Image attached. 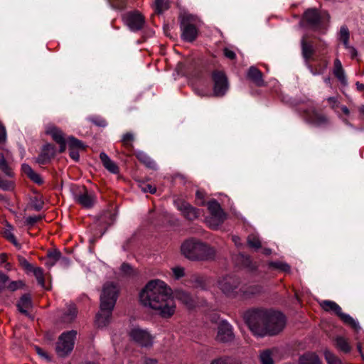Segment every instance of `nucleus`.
<instances>
[{
	"instance_id": "1",
	"label": "nucleus",
	"mask_w": 364,
	"mask_h": 364,
	"mask_svg": "<svg viewBox=\"0 0 364 364\" xmlns=\"http://www.w3.org/2000/svg\"><path fill=\"white\" fill-rule=\"evenodd\" d=\"M141 304L156 311L161 317L173 315L176 304L167 284L159 279L150 281L139 294Z\"/></svg>"
},
{
	"instance_id": "2",
	"label": "nucleus",
	"mask_w": 364,
	"mask_h": 364,
	"mask_svg": "<svg viewBox=\"0 0 364 364\" xmlns=\"http://www.w3.org/2000/svg\"><path fill=\"white\" fill-rule=\"evenodd\" d=\"M118 294L119 289L113 282L104 284L100 295V310L95 319L98 327L106 326L109 323Z\"/></svg>"
},
{
	"instance_id": "3",
	"label": "nucleus",
	"mask_w": 364,
	"mask_h": 364,
	"mask_svg": "<svg viewBox=\"0 0 364 364\" xmlns=\"http://www.w3.org/2000/svg\"><path fill=\"white\" fill-rule=\"evenodd\" d=\"M181 251L190 260H208L215 256L214 248L193 238L184 241L181 246Z\"/></svg>"
},
{
	"instance_id": "4",
	"label": "nucleus",
	"mask_w": 364,
	"mask_h": 364,
	"mask_svg": "<svg viewBox=\"0 0 364 364\" xmlns=\"http://www.w3.org/2000/svg\"><path fill=\"white\" fill-rule=\"evenodd\" d=\"M245 320L254 335L259 337L267 336V310L255 309L249 311L245 315Z\"/></svg>"
},
{
	"instance_id": "5",
	"label": "nucleus",
	"mask_w": 364,
	"mask_h": 364,
	"mask_svg": "<svg viewBox=\"0 0 364 364\" xmlns=\"http://www.w3.org/2000/svg\"><path fill=\"white\" fill-rule=\"evenodd\" d=\"M198 24L192 15H184L181 21V38L186 42H193L198 36Z\"/></svg>"
},
{
	"instance_id": "6",
	"label": "nucleus",
	"mask_w": 364,
	"mask_h": 364,
	"mask_svg": "<svg viewBox=\"0 0 364 364\" xmlns=\"http://www.w3.org/2000/svg\"><path fill=\"white\" fill-rule=\"evenodd\" d=\"M320 305L324 311L333 312L344 323L351 326L353 329L358 331L360 328L358 322L349 314L343 313L341 306L336 302L324 300L321 302Z\"/></svg>"
},
{
	"instance_id": "7",
	"label": "nucleus",
	"mask_w": 364,
	"mask_h": 364,
	"mask_svg": "<svg viewBox=\"0 0 364 364\" xmlns=\"http://www.w3.org/2000/svg\"><path fill=\"white\" fill-rule=\"evenodd\" d=\"M77 331L72 330L63 333L56 343V353L60 357H65L73 349Z\"/></svg>"
},
{
	"instance_id": "8",
	"label": "nucleus",
	"mask_w": 364,
	"mask_h": 364,
	"mask_svg": "<svg viewBox=\"0 0 364 364\" xmlns=\"http://www.w3.org/2000/svg\"><path fill=\"white\" fill-rule=\"evenodd\" d=\"M208 208L210 215L206 218V223L210 228L217 229L226 219V214L215 200L208 203Z\"/></svg>"
},
{
	"instance_id": "9",
	"label": "nucleus",
	"mask_w": 364,
	"mask_h": 364,
	"mask_svg": "<svg viewBox=\"0 0 364 364\" xmlns=\"http://www.w3.org/2000/svg\"><path fill=\"white\" fill-rule=\"evenodd\" d=\"M286 325V318L279 311H268V322H267V336H273L281 332Z\"/></svg>"
},
{
	"instance_id": "10",
	"label": "nucleus",
	"mask_w": 364,
	"mask_h": 364,
	"mask_svg": "<svg viewBox=\"0 0 364 364\" xmlns=\"http://www.w3.org/2000/svg\"><path fill=\"white\" fill-rule=\"evenodd\" d=\"M219 289L228 296H235L240 285V280L232 275H226L218 280Z\"/></svg>"
},
{
	"instance_id": "11",
	"label": "nucleus",
	"mask_w": 364,
	"mask_h": 364,
	"mask_svg": "<svg viewBox=\"0 0 364 364\" xmlns=\"http://www.w3.org/2000/svg\"><path fill=\"white\" fill-rule=\"evenodd\" d=\"M123 21L125 25L132 32L141 30L144 23V18L138 11H129L123 15Z\"/></svg>"
},
{
	"instance_id": "12",
	"label": "nucleus",
	"mask_w": 364,
	"mask_h": 364,
	"mask_svg": "<svg viewBox=\"0 0 364 364\" xmlns=\"http://www.w3.org/2000/svg\"><path fill=\"white\" fill-rule=\"evenodd\" d=\"M213 80V95L215 97L224 96L229 88L228 79L224 73L221 71H214L212 73Z\"/></svg>"
},
{
	"instance_id": "13",
	"label": "nucleus",
	"mask_w": 364,
	"mask_h": 364,
	"mask_svg": "<svg viewBox=\"0 0 364 364\" xmlns=\"http://www.w3.org/2000/svg\"><path fill=\"white\" fill-rule=\"evenodd\" d=\"M301 114L304 120L311 126L323 127L328 124L327 117L317 112L314 108L311 107L307 109H304Z\"/></svg>"
},
{
	"instance_id": "14",
	"label": "nucleus",
	"mask_w": 364,
	"mask_h": 364,
	"mask_svg": "<svg viewBox=\"0 0 364 364\" xmlns=\"http://www.w3.org/2000/svg\"><path fill=\"white\" fill-rule=\"evenodd\" d=\"M129 336L136 343L143 347H149L153 344V336L146 331L139 327L133 328Z\"/></svg>"
},
{
	"instance_id": "15",
	"label": "nucleus",
	"mask_w": 364,
	"mask_h": 364,
	"mask_svg": "<svg viewBox=\"0 0 364 364\" xmlns=\"http://www.w3.org/2000/svg\"><path fill=\"white\" fill-rule=\"evenodd\" d=\"M234 338L232 326L225 320L220 321L215 339L220 343H230Z\"/></svg>"
},
{
	"instance_id": "16",
	"label": "nucleus",
	"mask_w": 364,
	"mask_h": 364,
	"mask_svg": "<svg viewBox=\"0 0 364 364\" xmlns=\"http://www.w3.org/2000/svg\"><path fill=\"white\" fill-rule=\"evenodd\" d=\"M74 199L76 203L87 209L92 208L96 202L95 194L85 188L82 191L74 195Z\"/></svg>"
},
{
	"instance_id": "17",
	"label": "nucleus",
	"mask_w": 364,
	"mask_h": 364,
	"mask_svg": "<svg viewBox=\"0 0 364 364\" xmlns=\"http://www.w3.org/2000/svg\"><path fill=\"white\" fill-rule=\"evenodd\" d=\"M174 205L176 208L181 211V214L188 220H193L199 216L198 209L191 206L189 203L180 199L174 200Z\"/></svg>"
},
{
	"instance_id": "18",
	"label": "nucleus",
	"mask_w": 364,
	"mask_h": 364,
	"mask_svg": "<svg viewBox=\"0 0 364 364\" xmlns=\"http://www.w3.org/2000/svg\"><path fill=\"white\" fill-rule=\"evenodd\" d=\"M46 133L50 135L60 145V152L65 151L66 149V139L61 129L54 125H48L46 127Z\"/></svg>"
},
{
	"instance_id": "19",
	"label": "nucleus",
	"mask_w": 364,
	"mask_h": 364,
	"mask_svg": "<svg viewBox=\"0 0 364 364\" xmlns=\"http://www.w3.org/2000/svg\"><path fill=\"white\" fill-rule=\"evenodd\" d=\"M304 19L309 26L314 31H320L322 28L321 17L316 9H308L304 13Z\"/></svg>"
},
{
	"instance_id": "20",
	"label": "nucleus",
	"mask_w": 364,
	"mask_h": 364,
	"mask_svg": "<svg viewBox=\"0 0 364 364\" xmlns=\"http://www.w3.org/2000/svg\"><path fill=\"white\" fill-rule=\"evenodd\" d=\"M247 77L258 87L265 85L262 72L255 66L250 67L247 72Z\"/></svg>"
},
{
	"instance_id": "21",
	"label": "nucleus",
	"mask_w": 364,
	"mask_h": 364,
	"mask_svg": "<svg viewBox=\"0 0 364 364\" xmlns=\"http://www.w3.org/2000/svg\"><path fill=\"white\" fill-rule=\"evenodd\" d=\"M333 73L343 85L346 86L348 85L345 71L343 68L341 62L338 58H336L334 60Z\"/></svg>"
},
{
	"instance_id": "22",
	"label": "nucleus",
	"mask_w": 364,
	"mask_h": 364,
	"mask_svg": "<svg viewBox=\"0 0 364 364\" xmlns=\"http://www.w3.org/2000/svg\"><path fill=\"white\" fill-rule=\"evenodd\" d=\"M32 306V301L31 296L28 294H25L22 296L20 299L19 301L17 304V308L18 311L25 314L27 316H29L28 310Z\"/></svg>"
},
{
	"instance_id": "23",
	"label": "nucleus",
	"mask_w": 364,
	"mask_h": 364,
	"mask_svg": "<svg viewBox=\"0 0 364 364\" xmlns=\"http://www.w3.org/2000/svg\"><path fill=\"white\" fill-rule=\"evenodd\" d=\"M301 54L306 63L314 53V48L311 43L307 42L304 36L301 40Z\"/></svg>"
},
{
	"instance_id": "24",
	"label": "nucleus",
	"mask_w": 364,
	"mask_h": 364,
	"mask_svg": "<svg viewBox=\"0 0 364 364\" xmlns=\"http://www.w3.org/2000/svg\"><path fill=\"white\" fill-rule=\"evenodd\" d=\"M77 309L75 304H69L65 311L63 313L62 316V321L64 323H71L77 316Z\"/></svg>"
},
{
	"instance_id": "25",
	"label": "nucleus",
	"mask_w": 364,
	"mask_h": 364,
	"mask_svg": "<svg viewBox=\"0 0 364 364\" xmlns=\"http://www.w3.org/2000/svg\"><path fill=\"white\" fill-rule=\"evenodd\" d=\"M21 168L24 173H26L33 182L37 184H41L43 183V179L41 176L36 173L29 165L23 164Z\"/></svg>"
},
{
	"instance_id": "26",
	"label": "nucleus",
	"mask_w": 364,
	"mask_h": 364,
	"mask_svg": "<svg viewBox=\"0 0 364 364\" xmlns=\"http://www.w3.org/2000/svg\"><path fill=\"white\" fill-rule=\"evenodd\" d=\"M57 152L56 148L51 144H45L40 154L41 159H51Z\"/></svg>"
},
{
	"instance_id": "27",
	"label": "nucleus",
	"mask_w": 364,
	"mask_h": 364,
	"mask_svg": "<svg viewBox=\"0 0 364 364\" xmlns=\"http://www.w3.org/2000/svg\"><path fill=\"white\" fill-rule=\"evenodd\" d=\"M299 364H321V362L315 353H308L299 358Z\"/></svg>"
},
{
	"instance_id": "28",
	"label": "nucleus",
	"mask_w": 364,
	"mask_h": 364,
	"mask_svg": "<svg viewBox=\"0 0 364 364\" xmlns=\"http://www.w3.org/2000/svg\"><path fill=\"white\" fill-rule=\"evenodd\" d=\"M176 296L188 307L191 308L193 306V301L188 292L184 291H178L176 292Z\"/></svg>"
},
{
	"instance_id": "29",
	"label": "nucleus",
	"mask_w": 364,
	"mask_h": 364,
	"mask_svg": "<svg viewBox=\"0 0 364 364\" xmlns=\"http://www.w3.org/2000/svg\"><path fill=\"white\" fill-rule=\"evenodd\" d=\"M349 38L350 32L348 27L346 26H342L338 33V39L343 43V46H346L349 44Z\"/></svg>"
},
{
	"instance_id": "30",
	"label": "nucleus",
	"mask_w": 364,
	"mask_h": 364,
	"mask_svg": "<svg viewBox=\"0 0 364 364\" xmlns=\"http://www.w3.org/2000/svg\"><path fill=\"white\" fill-rule=\"evenodd\" d=\"M259 360L262 364H274L272 350H264L259 354Z\"/></svg>"
},
{
	"instance_id": "31",
	"label": "nucleus",
	"mask_w": 364,
	"mask_h": 364,
	"mask_svg": "<svg viewBox=\"0 0 364 364\" xmlns=\"http://www.w3.org/2000/svg\"><path fill=\"white\" fill-rule=\"evenodd\" d=\"M60 259V252L59 251H53L48 254V259L46 265L48 267L54 266Z\"/></svg>"
},
{
	"instance_id": "32",
	"label": "nucleus",
	"mask_w": 364,
	"mask_h": 364,
	"mask_svg": "<svg viewBox=\"0 0 364 364\" xmlns=\"http://www.w3.org/2000/svg\"><path fill=\"white\" fill-rule=\"evenodd\" d=\"M68 149H85V145L80 140L73 136H69L66 140Z\"/></svg>"
},
{
	"instance_id": "33",
	"label": "nucleus",
	"mask_w": 364,
	"mask_h": 364,
	"mask_svg": "<svg viewBox=\"0 0 364 364\" xmlns=\"http://www.w3.org/2000/svg\"><path fill=\"white\" fill-rule=\"evenodd\" d=\"M31 272L33 273L38 284L41 287L45 288V279L43 269L41 267H33Z\"/></svg>"
},
{
	"instance_id": "34",
	"label": "nucleus",
	"mask_w": 364,
	"mask_h": 364,
	"mask_svg": "<svg viewBox=\"0 0 364 364\" xmlns=\"http://www.w3.org/2000/svg\"><path fill=\"white\" fill-rule=\"evenodd\" d=\"M336 346L339 350L345 353H348L350 350V347L347 341L341 336L336 338Z\"/></svg>"
},
{
	"instance_id": "35",
	"label": "nucleus",
	"mask_w": 364,
	"mask_h": 364,
	"mask_svg": "<svg viewBox=\"0 0 364 364\" xmlns=\"http://www.w3.org/2000/svg\"><path fill=\"white\" fill-rule=\"evenodd\" d=\"M269 267L273 269H279L284 272H290V266L287 263L282 262H270L269 263Z\"/></svg>"
},
{
	"instance_id": "36",
	"label": "nucleus",
	"mask_w": 364,
	"mask_h": 364,
	"mask_svg": "<svg viewBox=\"0 0 364 364\" xmlns=\"http://www.w3.org/2000/svg\"><path fill=\"white\" fill-rule=\"evenodd\" d=\"M324 356L328 364H342L341 360L328 350H324Z\"/></svg>"
},
{
	"instance_id": "37",
	"label": "nucleus",
	"mask_w": 364,
	"mask_h": 364,
	"mask_svg": "<svg viewBox=\"0 0 364 364\" xmlns=\"http://www.w3.org/2000/svg\"><path fill=\"white\" fill-rule=\"evenodd\" d=\"M103 166L112 173H118L119 167L114 161H102Z\"/></svg>"
},
{
	"instance_id": "38",
	"label": "nucleus",
	"mask_w": 364,
	"mask_h": 364,
	"mask_svg": "<svg viewBox=\"0 0 364 364\" xmlns=\"http://www.w3.org/2000/svg\"><path fill=\"white\" fill-rule=\"evenodd\" d=\"M18 262L21 267L27 272H31V270L34 267L23 256L18 255L17 257Z\"/></svg>"
},
{
	"instance_id": "39",
	"label": "nucleus",
	"mask_w": 364,
	"mask_h": 364,
	"mask_svg": "<svg viewBox=\"0 0 364 364\" xmlns=\"http://www.w3.org/2000/svg\"><path fill=\"white\" fill-rule=\"evenodd\" d=\"M247 243L251 247L259 249L261 247V242L257 236L250 235L247 238Z\"/></svg>"
},
{
	"instance_id": "40",
	"label": "nucleus",
	"mask_w": 364,
	"mask_h": 364,
	"mask_svg": "<svg viewBox=\"0 0 364 364\" xmlns=\"http://www.w3.org/2000/svg\"><path fill=\"white\" fill-rule=\"evenodd\" d=\"M155 5L158 13H162L168 8V3L166 0H155Z\"/></svg>"
},
{
	"instance_id": "41",
	"label": "nucleus",
	"mask_w": 364,
	"mask_h": 364,
	"mask_svg": "<svg viewBox=\"0 0 364 364\" xmlns=\"http://www.w3.org/2000/svg\"><path fill=\"white\" fill-rule=\"evenodd\" d=\"M23 286H24V283L23 282V281L18 280V281H13V282H9V284L7 285V288L10 291H14L17 289L23 288Z\"/></svg>"
},
{
	"instance_id": "42",
	"label": "nucleus",
	"mask_w": 364,
	"mask_h": 364,
	"mask_svg": "<svg viewBox=\"0 0 364 364\" xmlns=\"http://www.w3.org/2000/svg\"><path fill=\"white\" fill-rule=\"evenodd\" d=\"M0 170L8 176H12V171L8 161H0Z\"/></svg>"
},
{
	"instance_id": "43",
	"label": "nucleus",
	"mask_w": 364,
	"mask_h": 364,
	"mask_svg": "<svg viewBox=\"0 0 364 364\" xmlns=\"http://www.w3.org/2000/svg\"><path fill=\"white\" fill-rule=\"evenodd\" d=\"M173 276L176 279H179L180 278L183 277L185 274L184 272V268L177 266L174 267L171 269Z\"/></svg>"
},
{
	"instance_id": "44",
	"label": "nucleus",
	"mask_w": 364,
	"mask_h": 364,
	"mask_svg": "<svg viewBox=\"0 0 364 364\" xmlns=\"http://www.w3.org/2000/svg\"><path fill=\"white\" fill-rule=\"evenodd\" d=\"M140 187L144 193H150L154 194L156 192V188L149 183H142L140 185Z\"/></svg>"
},
{
	"instance_id": "45",
	"label": "nucleus",
	"mask_w": 364,
	"mask_h": 364,
	"mask_svg": "<svg viewBox=\"0 0 364 364\" xmlns=\"http://www.w3.org/2000/svg\"><path fill=\"white\" fill-rule=\"evenodd\" d=\"M91 121L98 127H105L107 126V122H105V120L99 117L92 118Z\"/></svg>"
},
{
	"instance_id": "46",
	"label": "nucleus",
	"mask_w": 364,
	"mask_h": 364,
	"mask_svg": "<svg viewBox=\"0 0 364 364\" xmlns=\"http://www.w3.org/2000/svg\"><path fill=\"white\" fill-rule=\"evenodd\" d=\"M12 230H13V228H12L11 225H7L6 228L4 230V236L9 240H10L11 239H14V237H15L12 232Z\"/></svg>"
},
{
	"instance_id": "47",
	"label": "nucleus",
	"mask_w": 364,
	"mask_h": 364,
	"mask_svg": "<svg viewBox=\"0 0 364 364\" xmlns=\"http://www.w3.org/2000/svg\"><path fill=\"white\" fill-rule=\"evenodd\" d=\"M69 154L71 159H79L80 154L79 152L80 151H83L84 149H68Z\"/></svg>"
},
{
	"instance_id": "48",
	"label": "nucleus",
	"mask_w": 364,
	"mask_h": 364,
	"mask_svg": "<svg viewBox=\"0 0 364 364\" xmlns=\"http://www.w3.org/2000/svg\"><path fill=\"white\" fill-rule=\"evenodd\" d=\"M121 271L127 275H130L133 272L132 267L128 264H123L121 266Z\"/></svg>"
},
{
	"instance_id": "49",
	"label": "nucleus",
	"mask_w": 364,
	"mask_h": 364,
	"mask_svg": "<svg viewBox=\"0 0 364 364\" xmlns=\"http://www.w3.org/2000/svg\"><path fill=\"white\" fill-rule=\"evenodd\" d=\"M223 53L227 58H229L230 60H233L236 57L235 53L228 48H225L223 49Z\"/></svg>"
},
{
	"instance_id": "50",
	"label": "nucleus",
	"mask_w": 364,
	"mask_h": 364,
	"mask_svg": "<svg viewBox=\"0 0 364 364\" xmlns=\"http://www.w3.org/2000/svg\"><path fill=\"white\" fill-rule=\"evenodd\" d=\"M344 48L348 50L350 57L352 58H355L358 55V51L356 48L349 44L348 46H344Z\"/></svg>"
},
{
	"instance_id": "51",
	"label": "nucleus",
	"mask_w": 364,
	"mask_h": 364,
	"mask_svg": "<svg viewBox=\"0 0 364 364\" xmlns=\"http://www.w3.org/2000/svg\"><path fill=\"white\" fill-rule=\"evenodd\" d=\"M8 281L9 277L5 274L0 273V291H2L5 288Z\"/></svg>"
},
{
	"instance_id": "52",
	"label": "nucleus",
	"mask_w": 364,
	"mask_h": 364,
	"mask_svg": "<svg viewBox=\"0 0 364 364\" xmlns=\"http://www.w3.org/2000/svg\"><path fill=\"white\" fill-rule=\"evenodd\" d=\"M35 348L38 355H39L41 358L49 361L51 360L49 355L46 352H44L41 348L36 346Z\"/></svg>"
},
{
	"instance_id": "53",
	"label": "nucleus",
	"mask_w": 364,
	"mask_h": 364,
	"mask_svg": "<svg viewBox=\"0 0 364 364\" xmlns=\"http://www.w3.org/2000/svg\"><path fill=\"white\" fill-rule=\"evenodd\" d=\"M40 219L41 217L39 216H29L26 218V222L28 225H33Z\"/></svg>"
},
{
	"instance_id": "54",
	"label": "nucleus",
	"mask_w": 364,
	"mask_h": 364,
	"mask_svg": "<svg viewBox=\"0 0 364 364\" xmlns=\"http://www.w3.org/2000/svg\"><path fill=\"white\" fill-rule=\"evenodd\" d=\"M0 188L4 191H9L12 188V185L9 182L0 178Z\"/></svg>"
},
{
	"instance_id": "55",
	"label": "nucleus",
	"mask_w": 364,
	"mask_h": 364,
	"mask_svg": "<svg viewBox=\"0 0 364 364\" xmlns=\"http://www.w3.org/2000/svg\"><path fill=\"white\" fill-rule=\"evenodd\" d=\"M328 101L329 102V103L331 104L332 108L333 109H336L338 107H339V103L337 100V98L335 97H328Z\"/></svg>"
},
{
	"instance_id": "56",
	"label": "nucleus",
	"mask_w": 364,
	"mask_h": 364,
	"mask_svg": "<svg viewBox=\"0 0 364 364\" xmlns=\"http://www.w3.org/2000/svg\"><path fill=\"white\" fill-rule=\"evenodd\" d=\"M134 139V135L132 133H127L122 136V141L124 144H128L129 141H132Z\"/></svg>"
},
{
	"instance_id": "57",
	"label": "nucleus",
	"mask_w": 364,
	"mask_h": 364,
	"mask_svg": "<svg viewBox=\"0 0 364 364\" xmlns=\"http://www.w3.org/2000/svg\"><path fill=\"white\" fill-rule=\"evenodd\" d=\"M309 72L313 75H321L324 72V69L322 70H320V71H315L313 68L311 67V65L309 63H306Z\"/></svg>"
},
{
	"instance_id": "58",
	"label": "nucleus",
	"mask_w": 364,
	"mask_h": 364,
	"mask_svg": "<svg viewBox=\"0 0 364 364\" xmlns=\"http://www.w3.org/2000/svg\"><path fill=\"white\" fill-rule=\"evenodd\" d=\"M58 262L63 267H68L70 263V260L68 257H63L60 255V259H59Z\"/></svg>"
},
{
	"instance_id": "59",
	"label": "nucleus",
	"mask_w": 364,
	"mask_h": 364,
	"mask_svg": "<svg viewBox=\"0 0 364 364\" xmlns=\"http://www.w3.org/2000/svg\"><path fill=\"white\" fill-rule=\"evenodd\" d=\"M32 207L36 210H41L43 208V203L41 201H32Z\"/></svg>"
},
{
	"instance_id": "60",
	"label": "nucleus",
	"mask_w": 364,
	"mask_h": 364,
	"mask_svg": "<svg viewBox=\"0 0 364 364\" xmlns=\"http://www.w3.org/2000/svg\"><path fill=\"white\" fill-rule=\"evenodd\" d=\"M135 156L139 160L147 159L148 158L147 155L144 151H136Z\"/></svg>"
},
{
	"instance_id": "61",
	"label": "nucleus",
	"mask_w": 364,
	"mask_h": 364,
	"mask_svg": "<svg viewBox=\"0 0 364 364\" xmlns=\"http://www.w3.org/2000/svg\"><path fill=\"white\" fill-rule=\"evenodd\" d=\"M6 138V132L4 127L0 125V141H4Z\"/></svg>"
},
{
	"instance_id": "62",
	"label": "nucleus",
	"mask_w": 364,
	"mask_h": 364,
	"mask_svg": "<svg viewBox=\"0 0 364 364\" xmlns=\"http://www.w3.org/2000/svg\"><path fill=\"white\" fill-rule=\"evenodd\" d=\"M251 291H245V293H247L249 294H255L261 291L262 288L259 286L251 287Z\"/></svg>"
},
{
	"instance_id": "63",
	"label": "nucleus",
	"mask_w": 364,
	"mask_h": 364,
	"mask_svg": "<svg viewBox=\"0 0 364 364\" xmlns=\"http://www.w3.org/2000/svg\"><path fill=\"white\" fill-rule=\"evenodd\" d=\"M194 92L196 95L200 97H205L208 95V92L207 90H199L198 88H194Z\"/></svg>"
},
{
	"instance_id": "64",
	"label": "nucleus",
	"mask_w": 364,
	"mask_h": 364,
	"mask_svg": "<svg viewBox=\"0 0 364 364\" xmlns=\"http://www.w3.org/2000/svg\"><path fill=\"white\" fill-rule=\"evenodd\" d=\"M156 360L153 359V358H145L143 360L142 364H156Z\"/></svg>"
}]
</instances>
